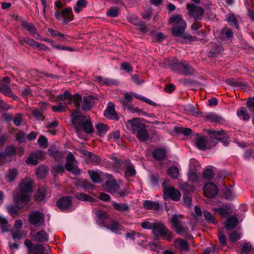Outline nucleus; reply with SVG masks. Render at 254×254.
Here are the masks:
<instances>
[{"instance_id": "nucleus-1", "label": "nucleus", "mask_w": 254, "mask_h": 254, "mask_svg": "<svg viewBox=\"0 0 254 254\" xmlns=\"http://www.w3.org/2000/svg\"><path fill=\"white\" fill-rule=\"evenodd\" d=\"M32 182L30 179H26L22 181L19 186V191L14 195V201L15 206H10L7 207L8 212L13 216L15 217L18 212V209H27L28 202L32 192Z\"/></svg>"}, {"instance_id": "nucleus-2", "label": "nucleus", "mask_w": 254, "mask_h": 254, "mask_svg": "<svg viewBox=\"0 0 254 254\" xmlns=\"http://www.w3.org/2000/svg\"><path fill=\"white\" fill-rule=\"evenodd\" d=\"M169 23L173 24L172 27L173 34L176 36H181L185 39L193 41L195 37L189 34L184 33L187 27V23L179 14H173L169 18Z\"/></svg>"}, {"instance_id": "nucleus-3", "label": "nucleus", "mask_w": 254, "mask_h": 254, "mask_svg": "<svg viewBox=\"0 0 254 254\" xmlns=\"http://www.w3.org/2000/svg\"><path fill=\"white\" fill-rule=\"evenodd\" d=\"M127 127L140 141L144 142L148 140L149 133L146 126L140 122L139 118H133L127 121Z\"/></svg>"}, {"instance_id": "nucleus-4", "label": "nucleus", "mask_w": 254, "mask_h": 254, "mask_svg": "<svg viewBox=\"0 0 254 254\" xmlns=\"http://www.w3.org/2000/svg\"><path fill=\"white\" fill-rule=\"evenodd\" d=\"M169 65L174 71H179L182 74L188 75L194 73L193 68L186 61H183L181 63L176 58H172L166 61Z\"/></svg>"}, {"instance_id": "nucleus-5", "label": "nucleus", "mask_w": 254, "mask_h": 254, "mask_svg": "<svg viewBox=\"0 0 254 254\" xmlns=\"http://www.w3.org/2000/svg\"><path fill=\"white\" fill-rule=\"evenodd\" d=\"M153 235L156 238H163L171 241L173 237L170 230L161 223H155L152 230Z\"/></svg>"}, {"instance_id": "nucleus-6", "label": "nucleus", "mask_w": 254, "mask_h": 254, "mask_svg": "<svg viewBox=\"0 0 254 254\" xmlns=\"http://www.w3.org/2000/svg\"><path fill=\"white\" fill-rule=\"evenodd\" d=\"M183 217L180 214H174L171 218L172 228L180 235L188 237V229L184 226L182 219Z\"/></svg>"}, {"instance_id": "nucleus-7", "label": "nucleus", "mask_w": 254, "mask_h": 254, "mask_svg": "<svg viewBox=\"0 0 254 254\" xmlns=\"http://www.w3.org/2000/svg\"><path fill=\"white\" fill-rule=\"evenodd\" d=\"M81 98V96L79 94H75L72 96L69 92L65 91L63 94L58 95L56 97V100L64 101L65 105L70 104L73 102L75 106L79 108Z\"/></svg>"}, {"instance_id": "nucleus-8", "label": "nucleus", "mask_w": 254, "mask_h": 254, "mask_svg": "<svg viewBox=\"0 0 254 254\" xmlns=\"http://www.w3.org/2000/svg\"><path fill=\"white\" fill-rule=\"evenodd\" d=\"M24 245L27 248L29 254H44L45 253V247L39 244H33L31 241L26 239L24 241ZM46 254H48L47 252Z\"/></svg>"}, {"instance_id": "nucleus-9", "label": "nucleus", "mask_w": 254, "mask_h": 254, "mask_svg": "<svg viewBox=\"0 0 254 254\" xmlns=\"http://www.w3.org/2000/svg\"><path fill=\"white\" fill-rule=\"evenodd\" d=\"M28 221L30 224L34 226H43L45 223L44 215L39 211H33L29 214Z\"/></svg>"}, {"instance_id": "nucleus-10", "label": "nucleus", "mask_w": 254, "mask_h": 254, "mask_svg": "<svg viewBox=\"0 0 254 254\" xmlns=\"http://www.w3.org/2000/svg\"><path fill=\"white\" fill-rule=\"evenodd\" d=\"M187 8L188 13L191 17L195 19H201L204 13V10L201 7L196 5L193 3H188Z\"/></svg>"}, {"instance_id": "nucleus-11", "label": "nucleus", "mask_w": 254, "mask_h": 254, "mask_svg": "<svg viewBox=\"0 0 254 254\" xmlns=\"http://www.w3.org/2000/svg\"><path fill=\"white\" fill-rule=\"evenodd\" d=\"M58 207L62 211H71L73 209L71 204V199L69 196L64 197L57 202Z\"/></svg>"}, {"instance_id": "nucleus-12", "label": "nucleus", "mask_w": 254, "mask_h": 254, "mask_svg": "<svg viewBox=\"0 0 254 254\" xmlns=\"http://www.w3.org/2000/svg\"><path fill=\"white\" fill-rule=\"evenodd\" d=\"M30 236L34 241L39 243L48 242L49 239L48 234L44 230H40L35 233L32 232Z\"/></svg>"}, {"instance_id": "nucleus-13", "label": "nucleus", "mask_w": 254, "mask_h": 254, "mask_svg": "<svg viewBox=\"0 0 254 254\" xmlns=\"http://www.w3.org/2000/svg\"><path fill=\"white\" fill-rule=\"evenodd\" d=\"M120 165L121 168L124 170L126 176L133 177L135 175L136 171L134 167L129 160H126L125 161H122Z\"/></svg>"}, {"instance_id": "nucleus-14", "label": "nucleus", "mask_w": 254, "mask_h": 254, "mask_svg": "<svg viewBox=\"0 0 254 254\" xmlns=\"http://www.w3.org/2000/svg\"><path fill=\"white\" fill-rule=\"evenodd\" d=\"M218 192L217 186L212 183L206 184L203 188L204 195L208 198L214 197Z\"/></svg>"}, {"instance_id": "nucleus-15", "label": "nucleus", "mask_w": 254, "mask_h": 254, "mask_svg": "<svg viewBox=\"0 0 254 254\" xmlns=\"http://www.w3.org/2000/svg\"><path fill=\"white\" fill-rule=\"evenodd\" d=\"M44 153L42 150H37L35 152L31 153L27 158L26 163L29 164L36 165L38 163V160L42 159L44 156Z\"/></svg>"}, {"instance_id": "nucleus-16", "label": "nucleus", "mask_w": 254, "mask_h": 254, "mask_svg": "<svg viewBox=\"0 0 254 254\" xmlns=\"http://www.w3.org/2000/svg\"><path fill=\"white\" fill-rule=\"evenodd\" d=\"M71 118L72 124L77 128L83 126L84 122L86 120H85V117L81 115L79 112L73 113L71 115Z\"/></svg>"}, {"instance_id": "nucleus-17", "label": "nucleus", "mask_w": 254, "mask_h": 254, "mask_svg": "<svg viewBox=\"0 0 254 254\" xmlns=\"http://www.w3.org/2000/svg\"><path fill=\"white\" fill-rule=\"evenodd\" d=\"M104 190L110 193H113L117 192L120 187L114 179L107 181L103 186Z\"/></svg>"}, {"instance_id": "nucleus-18", "label": "nucleus", "mask_w": 254, "mask_h": 254, "mask_svg": "<svg viewBox=\"0 0 254 254\" xmlns=\"http://www.w3.org/2000/svg\"><path fill=\"white\" fill-rule=\"evenodd\" d=\"M164 193L165 195L171 198V199L174 201L179 200L181 197V193L180 191L172 187L165 189L164 190Z\"/></svg>"}, {"instance_id": "nucleus-19", "label": "nucleus", "mask_w": 254, "mask_h": 254, "mask_svg": "<svg viewBox=\"0 0 254 254\" xmlns=\"http://www.w3.org/2000/svg\"><path fill=\"white\" fill-rule=\"evenodd\" d=\"M207 132L212 138L219 141L224 142L226 139L227 134L223 129L219 130H208Z\"/></svg>"}, {"instance_id": "nucleus-20", "label": "nucleus", "mask_w": 254, "mask_h": 254, "mask_svg": "<svg viewBox=\"0 0 254 254\" xmlns=\"http://www.w3.org/2000/svg\"><path fill=\"white\" fill-rule=\"evenodd\" d=\"M104 115L108 118L117 120L118 116L116 114L114 105L110 103L107 108L104 111Z\"/></svg>"}, {"instance_id": "nucleus-21", "label": "nucleus", "mask_w": 254, "mask_h": 254, "mask_svg": "<svg viewBox=\"0 0 254 254\" xmlns=\"http://www.w3.org/2000/svg\"><path fill=\"white\" fill-rule=\"evenodd\" d=\"M205 119L207 121L217 124H221L224 121V119L222 117L214 113H211L206 115Z\"/></svg>"}, {"instance_id": "nucleus-22", "label": "nucleus", "mask_w": 254, "mask_h": 254, "mask_svg": "<svg viewBox=\"0 0 254 254\" xmlns=\"http://www.w3.org/2000/svg\"><path fill=\"white\" fill-rule=\"evenodd\" d=\"M94 104V99L91 96L85 97L82 103V110L88 111L91 109Z\"/></svg>"}, {"instance_id": "nucleus-23", "label": "nucleus", "mask_w": 254, "mask_h": 254, "mask_svg": "<svg viewBox=\"0 0 254 254\" xmlns=\"http://www.w3.org/2000/svg\"><path fill=\"white\" fill-rule=\"evenodd\" d=\"M96 81L101 85L110 86L112 85H118V82L110 78H103L102 76H97L95 79Z\"/></svg>"}, {"instance_id": "nucleus-24", "label": "nucleus", "mask_w": 254, "mask_h": 254, "mask_svg": "<svg viewBox=\"0 0 254 254\" xmlns=\"http://www.w3.org/2000/svg\"><path fill=\"white\" fill-rule=\"evenodd\" d=\"M15 153V149L12 145H9L6 147L4 152H0V161H4L7 156H11Z\"/></svg>"}, {"instance_id": "nucleus-25", "label": "nucleus", "mask_w": 254, "mask_h": 254, "mask_svg": "<svg viewBox=\"0 0 254 254\" xmlns=\"http://www.w3.org/2000/svg\"><path fill=\"white\" fill-rule=\"evenodd\" d=\"M49 155L53 157L57 161L63 158V152L59 151L55 146L51 147L48 150Z\"/></svg>"}, {"instance_id": "nucleus-26", "label": "nucleus", "mask_w": 254, "mask_h": 254, "mask_svg": "<svg viewBox=\"0 0 254 254\" xmlns=\"http://www.w3.org/2000/svg\"><path fill=\"white\" fill-rule=\"evenodd\" d=\"M72 8L70 7L63 9L62 11L63 17H64V22L67 23L73 19V15L71 13Z\"/></svg>"}, {"instance_id": "nucleus-27", "label": "nucleus", "mask_w": 254, "mask_h": 254, "mask_svg": "<svg viewBox=\"0 0 254 254\" xmlns=\"http://www.w3.org/2000/svg\"><path fill=\"white\" fill-rule=\"evenodd\" d=\"M143 207L146 209H154L155 210H159L160 204L158 201L145 200L143 203Z\"/></svg>"}, {"instance_id": "nucleus-28", "label": "nucleus", "mask_w": 254, "mask_h": 254, "mask_svg": "<svg viewBox=\"0 0 254 254\" xmlns=\"http://www.w3.org/2000/svg\"><path fill=\"white\" fill-rule=\"evenodd\" d=\"M95 127L97 134L100 136L104 135L106 132L109 130L108 127L106 125L101 123L96 124Z\"/></svg>"}, {"instance_id": "nucleus-29", "label": "nucleus", "mask_w": 254, "mask_h": 254, "mask_svg": "<svg viewBox=\"0 0 254 254\" xmlns=\"http://www.w3.org/2000/svg\"><path fill=\"white\" fill-rule=\"evenodd\" d=\"M238 223L237 218L232 216L229 217L225 223V227L227 230L231 231L236 227Z\"/></svg>"}, {"instance_id": "nucleus-30", "label": "nucleus", "mask_w": 254, "mask_h": 254, "mask_svg": "<svg viewBox=\"0 0 254 254\" xmlns=\"http://www.w3.org/2000/svg\"><path fill=\"white\" fill-rule=\"evenodd\" d=\"M96 215L99 219V223L103 224L104 226H106L108 220L107 213L103 211L97 210L96 211Z\"/></svg>"}, {"instance_id": "nucleus-31", "label": "nucleus", "mask_w": 254, "mask_h": 254, "mask_svg": "<svg viewBox=\"0 0 254 254\" xmlns=\"http://www.w3.org/2000/svg\"><path fill=\"white\" fill-rule=\"evenodd\" d=\"M175 245L176 247H179L181 251H187L189 250L188 243L182 239L176 240Z\"/></svg>"}, {"instance_id": "nucleus-32", "label": "nucleus", "mask_w": 254, "mask_h": 254, "mask_svg": "<svg viewBox=\"0 0 254 254\" xmlns=\"http://www.w3.org/2000/svg\"><path fill=\"white\" fill-rule=\"evenodd\" d=\"M85 155L88 157V163L89 164H97L99 163L100 161L98 156L92 154L90 152L86 151Z\"/></svg>"}, {"instance_id": "nucleus-33", "label": "nucleus", "mask_w": 254, "mask_h": 254, "mask_svg": "<svg viewBox=\"0 0 254 254\" xmlns=\"http://www.w3.org/2000/svg\"><path fill=\"white\" fill-rule=\"evenodd\" d=\"M129 21L135 25L141 26V30L142 31H145L146 28L145 26V23L144 21L140 20L137 18L135 15L131 16L129 17Z\"/></svg>"}, {"instance_id": "nucleus-34", "label": "nucleus", "mask_w": 254, "mask_h": 254, "mask_svg": "<svg viewBox=\"0 0 254 254\" xmlns=\"http://www.w3.org/2000/svg\"><path fill=\"white\" fill-rule=\"evenodd\" d=\"M196 145L200 150H204L207 148L206 140L203 136H198L196 138Z\"/></svg>"}, {"instance_id": "nucleus-35", "label": "nucleus", "mask_w": 254, "mask_h": 254, "mask_svg": "<svg viewBox=\"0 0 254 254\" xmlns=\"http://www.w3.org/2000/svg\"><path fill=\"white\" fill-rule=\"evenodd\" d=\"M105 226L110 229L112 232L116 234H120L121 231L123 230V227L119 223L116 221L112 222L110 227L106 225Z\"/></svg>"}, {"instance_id": "nucleus-36", "label": "nucleus", "mask_w": 254, "mask_h": 254, "mask_svg": "<svg viewBox=\"0 0 254 254\" xmlns=\"http://www.w3.org/2000/svg\"><path fill=\"white\" fill-rule=\"evenodd\" d=\"M166 156V151L163 149L158 148L155 150L153 152V157L158 160L164 159Z\"/></svg>"}, {"instance_id": "nucleus-37", "label": "nucleus", "mask_w": 254, "mask_h": 254, "mask_svg": "<svg viewBox=\"0 0 254 254\" xmlns=\"http://www.w3.org/2000/svg\"><path fill=\"white\" fill-rule=\"evenodd\" d=\"M17 175L18 171L16 169H11L8 170L5 178L8 182H12L14 181Z\"/></svg>"}, {"instance_id": "nucleus-38", "label": "nucleus", "mask_w": 254, "mask_h": 254, "mask_svg": "<svg viewBox=\"0 0 254 254\" xmlns=\"http://www.w3.org/2000/svg\"><path fill=\"white\" fill-rule=\"evenodd\" d=\"M113 206L115 208V209L120 212H125L129 210V206L127 203H118L117 202H113Z\"/></svg>"}, {"instance_id": "nucleus-39", "label": "nucleus", "mask_w": 254, "mask_h": 254, "mask_svg": "<svg viewBox=\"0 0 254 254\" xmlns=\"http://www.w3.org/2000/svg\"><path fill=\"white\" fill-rule=\"evenodd\" d=\"M223 192L225 198L227 199L232 200L235 197L232 187L230 188H225L223 189Z\"/></svg>"}, {"instance_id": "nucleus-40", "label": "nucleus", "mask_w": 254, "mask_h": 254, "mask_svg": "<svg viewBox=\"0 0 254 254\" xmlns=\"http://www.w3.org/2000/svg\"><path fill=\"white\" fill-rule=\"evenodd\" d=\"M227 22L231 26H234L237 29H238V20L236 16L233 13H229L226 15Z\"/></svg>"}, {"instance_id": "nucleus-41", "label": "nucleus", "mask_w": 254, "mask_h": 254, "mask_svg": "<svg viewBox=\"0 0 254 254\" xmlns=\"http://www.w3.org/2000/svg\"><path fill=\"white\" fill-rule=\"evenodd\" d=\"M46 191L47 189L45 187L39 188L38 192L36 194V199L38 201H42L44 200L46 195Z\"/></svg>"}, {"instance_id": "nucleus-42", "label": "nucleus", "mask_w": 254, "mask_h": 254, "mask_svg": "<svg viewBox=\"0 0 254 254\" xmlns=\"http://www.w3.org/2000/svg\"><path fill=\"white\" fill-rule=\"evenodd\" d=\"M179 175V170L178 167L172 166L168 170V175L172 179L178 178Z\"/></svg>"}, {"instance_id": "nucleus-43", "label": "nucleus", "mask_w": 254, "mask_h": 254, "mask_svg": "<svg viewBox=\"0 0 254 254\" xmlns=\"http://www.w3.org/2000/svg\"><path fill=\"white\" fill-rule=\"evenodd\" d=\"M0 92L4 95L10 97L12 95V92L10 87L6 84H2L0 85Z\"/></svg>"}, {"instance_id": "nucleus-44", "label": "nucleus", "mask_w": 254, "mask_h": 254, "mask_svg": "<svg viewBox=\"0 0 254 254\" xmlns=\"http://www.w3.org/2000/svg\"><path fill=\"white\" fill-rule=\"evenodd\" d=\"M81 127H82L84 130L88 133H91L94 131V128L92 126L91 122L90 120H86L84 122L83 126Z\"/></svg>"}, {"instance_id": "nucleus-45", "label": "nucleus", "mask_w": 254, "mask_h": 254, "mask_svg": "<svg viewBox=\"0 0 254 254\" xmlns=\"http://www.w3.org/2000/svg\"><path fill=\"white\" fill-rule=\"evenodd\" d=\"M21 26L22 27L27 29L31 35L35 33V32L37 30L36 28L32 23H28L26 21L23 22L21 24Z\"/></svg>"}, {"instance_id": "nucleus-46", "label": "nucleus", "mask_w": 254, "mask_h": 254, "mask_svg": "<svg viewBox=\"0 0 254 254\" xmlns=\"http://www.w3.org/2000/svg\"><path fill=\"white\" fill-rule=\"evenodd\" d=\"M215 210L218 211L222 216L224 217L228 216L232 212L231 209L227 206L218 208Z\"/></svg>"}, {"instance_id": "nucleus-47", "label": "nucleus", "mask_w": 254, "mask_h": 254, "mask_svg": "<svg viewBox=\"0 0 254 254\" xmlns=\"http://www.w3.org/2000/svg\"><path fill=\"white\" fill-rule=\"evenodd\" d=\"M203 214L205 220L208 223L216 224L214 216L209 211L206 210L203 211Z\"/></svg>"}, {"instance_id": "nucleus-48", "label": "nucleus", "mask_w": 254, "mask_h": 254, "mask_svg": "<svg viewBox=\"0 0 254 254\" xmlns=\"http://www.w3.org/2000/svg\"><path fill=\"white\" fill-rule=\"evenodd\" d=\"M237 114L239 117H243L244 120L247 121L250 118L249 115L247 113L246 109L244 107H242L239 108L237 111Z\"/></svg>"}, {"instance_id": "nucleus-49", "label": "nucleus", "mask_w": 254, "mask_h": 254, "mask_svg": "<svg viewBox=\"0 0 254 254\" xmlns=\"http://www.w3.org/2000/svg\"><path fill=\"white\" fill-rule=\"evenodd\" d=\"M86 5L87 2L85 0H78L74 7V11L77 13H79L82 8L86 6Z\"/></svg>"}, {"instance_id": "nucleus-50", "label": "nucleus", "mask_w": 254, "mask_h": 254, "mask_svg": "<svg viewBox=\"0 0 254 254\" xmlns=\"http://www.w3.org/2000/svg\"><path fill=\"white\" fill-rule=\"evenodd\" d=\"M88 174L93 182L95 183H99L101 182V177L97 172L90 170L88 171Z\"/></svg>"}, {"instance_id": "nucleus-51", "label": "nucleus", "mask_w": 254, "mask_h": 254, "mask_svg": "<svg viewBox=\"0 0 254 254\" xmlns=\"http://www.w3.org/2000/svg\"><path fill=\"white\" fill-rule=\"evenodd\" d=\"M75 197L81 201L92 202L93 200L91 196L84 193H77L75 194Z\"/></svg>"}, {"instance_id": "nucleus-52", "label": "nucleus", "mask_w": 254, "mask_h": 254, "mask_svg": "<svg viewBox=\"0 0 254 254\" xmlns=\"http://www.w3.org/2000/svg\"><path fill=\"white\" fill-rule=\"evenodd\" d=\"M133 96L136 98H137L139 100H140L141 101H142L150 105H152L153 106H156L157 105V104L155 103H154L153 101H152L150 99L147 98L146 97H144L141 95H139V94H138L136 93H134L133 94Z\"/></svg>"}, {"instance_id": "nucleus-53", "label": "nucleus", "mask_w": 254, "mask_h": 254, "mask_svg": "<svg viewBox=\"0 0 254 254\" xmlns=\"http://www.w3.org/2000/svg\"><path fill=\"white\" fill-rule=\"evenodd\" d=\"M53 173L56 176L57 174H62L64 171V168L63 164H59L53 166Z\"/></svg>"}, {"instance_id": "nucleus-54", "label": "nucleus", "mask_w": 254, "mask_h": 254, "mask_svg": "<svg viewBox=\"0 0 254 254\" xmlns=\"http://www.w3.org/2000/svg\"><path fill=\"white\" fill-rule=\"evenodd\" d=\"M175 129L177 132L182 133L185 135H189L192 132V130L190 128H184L180 127H176Z\"/></svg>"}, {"instance_id": "nucleus-55", "label": "nucleus", "mask_w": 254, "mask_h": 254, "mask_svg": "<svg viewBox=\"0 0 254 254\" xmlns=\"http://www.w3.org/2000/svg\"><path fill=\"white\" fill-rule=\"evenodd\" d=\"M214 173L211 169L207 168L203 171L202 176L204 179L210 180L213 177Z\"/></svg>"}, {"instance_id": "nucleus-56", "label": "nucleus", "mask_w": 254, "mask_h": 254, "mask_svg": "<svg viewBox=\"0 0 254 254\" xmlns=\"http://www.w3.org/2000/svg\"><path fill=\"white\" fill-rule=\"evenodd\" d=\"M47 173V169L46 166H40L36 170L37 175L40 178H43Z\"/></svg>"}, {"instance_id": "nucleus-57", "label": "nucleus", "mask_w": 254, "mask_h": 254, "mask_svg": "<svg viewBox=\"0 0 254 254\" xmlns=\"http://www.w3.org/2000/svg\"><path fill=\"white\" fill-rule=\"evenodd\" d=\"M63 102V104L62 103L59 104L57 106H52V109L53 111L55 112H64L65 110V106L64 104V101Z\"/></svg>"}, {"instance_id": "nucleus-58", "label": "nucleus", "mask_w": 254, "mask_h": 254, "mask_svg": "<svg viewBox=\"0 0 254 254\" xmlns=\"http://www.w3.org/2000/svg\"><path fill=\"white\" fill-rule=\"evenodd\" d=\"M19 41L21 44H22L23 42H24L28 45H29V46H31L32 48L33 47L36 42V41L28 37L20 38L19 39Z\"/></svg>"}, {"instance_id": "nucleus-59", "label": "nucleus", "mask_w": 254, "mask_h": 254, "mask_svg": "<svg viewBox=\"0 0 254 254\" xmlns=\"http://www.w3.org/2000/svg\"><path fill=\"white\" fill-rule=\"evenodd\" d=\"M120 138V132L119 131H115L110 133L109 136L110 140L116 142L118 141Z\"/></svg>"}, {"instance_id": "nucleus-60", "label": "nucleus", "mask_w": 254, "mask_h": 254, "mask_svg": "<svg viewBox=\"0 0 254 254\" xmlns=\"http://www.w3.org/2000/svg\"><path fill=\"white\" fill-rule=\"evenodd\" d=\"M188 179L189 182L192 183H196L198 180L197 175L195 172L193 171H190L189 172Z\"/></svg>"}, {"instance_id": "nucleus-61", "label": "nucleus", "mask_w": 254, "mask_h": 254, "mask_svg": "<svg viewBox=\"0 0 254 254\" xmlns=\"http://www.w3.org/2000/svg\"><path fill=\"white\" fill-rule=\"evenodd\" d=\"M240 239V235L237 231L232 232L230 234L229 240L231 242H235Z\"/></svg>"}, {"instance_id": "nucleus-62", "label": "nucleus", "mask_w": 254, "mask_h": 254, "mask_svg": "<svg viewBox=\"0 0 254 254\" xmlns=\"http://www.w3.org/2000/svg\"><path fill=\"white\" fill-rule=\"evenodd\" d=\"M38 142L40 146L46 147L48 144L47 139L43 135H41L38 139Z\"/></svg>"}, {"instance_id": "nucleus-63", "label": "nucleus", "mask_w": 254, "mask_h": 254, "mask_svg": "<svg viewBox=\"0 0 254 254\" xmlns=\"http://www.w3.org/2000/svg\"><path fill=\"white\" fill-rule=\"evenodd\" d=\"M16 138L20 143L24 142L25 141V134L23 131H19L16 134Z\"/></svg>"}, {"instance_id": "nucleus-64", "label": "nucleus", "mask_w": 254, "mask_h": 254, "mask_svg": "<svg viewBox=\"0 0 254 254\" xmlns=\"http://www.w3.org/2000/svg\"><path fill=\"white\" fill-rule=\"evenodd\" d=\"M252 249V245L250 243H244L242 247V253L248 254L251 251Z\"/></svg>"}]
</instances>
